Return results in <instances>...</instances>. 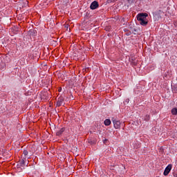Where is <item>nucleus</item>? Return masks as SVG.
<instances>
[{"label":"nucleus","mask_w":177,"mask_h":177,"mask_svg":"<svg viewBox=\"0 0 177 177\" xmlns=\"http://www.w3.org/2000/svg\"><path fill=\"white\" fill-rule=\"evenodd\" d=\"M171 113L173 115H177V109L174 108L171 109Z\"/></svg>","instance_id":"nucleus-12"},{"label":"nucleus","mask_w":177,"mask_h":177,"mask_svg":"<svg viewBox=\"0 0 177 177\" xmlns=\"http://www.w3.org/2000/svg\"><path fill=\"white\" fill-rule=\"evenodd\" d=\"M175 86H176V91H177V84H176Z\"/></svg>","instance_id":"nucleus-19"},{"label":"nucleus","mask_w":177,"mask_h":177,"mask_svg":"<svg viewBox=\"0 0 177 177\" xmlns=\"http://www.w3.org/2000/svg\"><path fill=\"white\" fill-rule=\"evenodd\" d=\"M64 104V99L63 97H58L57 101V107H60V106H62V104Z\"/></svg>","instance_id":"nucleus-5"},{"label":"nucleus","mask_w":177,"mask_h":177,"mask_svg":"<svg viewBox=\"0 0 177 177\" xmlns=\"http://www.w3.org/2000/svg\"><path fill=\"white\" fill-rule=\"evenodd\" d=\"M112 122L113 123V127L115 129H120V128H121V125H124V123L115 119H113Z\"/></svg>","instance_id":"nucleus-2"},{"label":"nucleus","mask_w":177,"mask_h":177,"mask_svg":"<svg viewBox=\"0 0 177 177\" xmlns=\"http://www.w3.org/2000/svg\"><path fill=\"white\" fill-rule=\"evenodd\" d=\"M147 17H149V15L146 12L140 13L137 15V20L139 21L140 26H146L149 24Z\"/></svg>","instance_id":"nucleus-1"},{"label":"nucleus","mask_w":177,"mask_h":177,"mask_svg":"<svg viewBox=\"0 0 177 177\" xmlns=\"http://www.w3.org/2000/svg\"><path fill=\"white\" fill-rule=\"evenodd\" d=\"M103 142H104V145H106V142H107V139L104 140Z\"/></svg>","instance_id":"nucleus-18"},{"label":"nucleus","mask_w":177,"mask_h":177,"mask_svg":"<svg viewBox=\"0 0 177 177\" xmlns=\"http://www.w3.org/2000/svg\"><path fill=\"white\" fill-rule=\"evenodd\" d=\"M129 29L130 30V31L131 32H133L134 34V35H136V33H135L137 31L136 28H133L132 26H129Z\"/></svg>","instance_id":"nucleus-11"},{"label":"nucleus","mask_w":177,"mask_h":177,"mask_svg":"<svg viewBox=\"0 0 177 177\" xmlns=\"http://www.w3.org/2000/svg\"><path fill=\"white\" fill-rule=\"evenodd\" d=\"M124 32H128V31H129V30L128 29L125 28V29H124Z\"/></svg>","instance_id":"nucleus-17"},{"label":"nucleus","mask_w":177,"mask_h":177,"mask_svg":"<svg viewBox=\"0 0 177 177\" xmlns=\"http://www.w3.org/2000/svg\"><path fill=\"white\" fill-rule=\"evenodd\" d=\"M99 8V3L97 1H94L91 3L90 8L91 10H95Z\"/></svg>","instance_id":"nucleus-4"},{"label":"nucleus","mask_w":177,"mask_h":177,"mask_svg":"<svg viewBox=\"0 0 177 177\" xmlns=\"http://www.w3.org/2000/svg\"><path fill=\"white\" fill-rule=\"evenodd\" d=\"M171 169H172V165H169L168 166L166 167L164 172H163V175L165 176H168V174H169V172H171Z\"/></svg>","instance_id":"nucleus-3"},{"label":"nucleus","mask_w":177,"mask_h":177,"mask_svg":"<svg viewBox=\"0 0 177 177\" xmlns=\"http://www.w3.org/2000/svg\"><path fill=\"white\" fill-rule=\"evenodd\" d=\"M128 2H129V3H133V0H128Z\"/></svg>","instance_id":"nucleus-16"},{"label":"nucleus","mask_w":177,"mask_h":177,"mask_svg":"<svg viewBox=\"0 0 177 177\" xmlns=\"http://www.w3.org/2000/svg\"><path fill=\"white\" fill-rule=\"evenodd\" d=\"M126 35L127 37H129V35H132V32L131 30L127 31V32H126Z\"/></svg>","instance_id":"nucleus-13"},{"label":"nucleus","mask_w":177,"mask_h":177,"mask_svg":"<svg viewBox=\"0 0 177 177\" xmlns=\"http://www.w3.org/2000/svg\"><path fill=\"white\" fill-rule=\"evenodd\" d=\"M145 121H149V120H150V115H147L145 116Z\"/></svg>","instance_id":"nucleus-14"},{"label":"nucleus","mask_w":177,"mask_h":177,"mask_svg":"<svg viewBox=\"0 0 177 177\" xmlns=\"http://www.w3.org/2000/svg\"><path fill=\"white\" fill-rule=\"evenodd\" d=\"M64 131H66V128L62 127L56 132V136H61L63 134V132H64Z\"/></svg>","instance_id":"nucleus-8"},{"label":"nucleus","mask_w":177,"mask_h":177,"mask_svg":"<svg viewBox=\"0 0 177 177\" xmlns=\"http://www.w3.org/2000/svg\"><path fill=\"white\" fill-rule=\"evenodd\" d=\"M104 125H106V127H109V125L111 124V120H110V119H106L104 122Z\"/></svg>","instance_id":"nucleus-10"},{"label":"nucleus","mask_w":177,"mask_h":177,"mask_svg":"<svg viewBox=\"0 0 177 177\" xmlns=\"http://www.w3.org/2000/svg\"><path fill=\"white\" fill-rule=\"evenodd\" d=\"M37 30L35 29H30L29 30V35H30V37H37Z\"/></svg>","instance_id":"nucleus-7"},{"label":"nucleus","mask_w":177,"mask_h":177,"mask_svg":"<svg viewBox=\"0 0 177 177\" xmlns=\"http://www.w3.org/2000/svg\"><path fill=\"white\" fill-rule=\"evenodd\" d=\"M24 156L22 157H24V158H30V156H28V151L24 149L23 152Z\"/></svg>","instance_id":"nucleus-9"},{"label":"nucleus","mask_w":177,"mask_h":177,"mask_svg":"<svg viewBox=\"0 0 177 177\" xmlns=\"http://www.w3.org/2000/svg\"><path fill=\"white\" fill-rule=\"evenodd\" d=\"M128 103H129V98L126 99L124 102V104H128Z\"/></svg>","instance_id":"nucleus-15"},{"label":"nucleus","mask_w":177,"mask_h":177,"mask_svg":"<svg viewBox=\"0 0 177 177\" xmlns=\"http://www.w3.org/2000/svg\"><path fill=\"white\" fill-rule=\"evenodd\" d=\"M19 162L21 164V167H26V165L28 164V160H27V158L21 157V159L20 160Z\"/></svg>","instance_id":"nucleus-6"}]
</instances>
